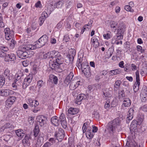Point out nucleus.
<instances>
[{
  "mask_svg": "<svg viewBox=\"0 0 147 147\" xmlns=\"http://www.w3.org/2000/svg\"><path fill=\"white\" fill-rule=\"evenodd\" d=\"M22 51L18 50L17 51L18 57L20 58L24 59L27 58L28 57L27 53L26 52H23V49Z\"/></svg>",
  "mask_w": 147,
  "mask_h": 147,
  "instance_id": "14",
  "label": "nucleus"
},
{
  "mask_svg": "<svg viewBox=\"0 0 147 147\" xmlns=\"http://www.w3.org/2000/svg\"><path fill=\"white\" fill-rule=\"evenodd\" d=\"M5 83V78L2 76H0V87H2L4 85Z\"/></svg>",
  "mask_w": 147,
  "mask_h": 147,
  "instance_id": "47",
  "label": "nucleus"
},
{
  "mask_svg": "<svg viewBox=\"0 0 147 147\" xmlns=\"http://www.w3.org/2000/svg\"><path fill=\"white\" fill-rule=\"evenodd\" d=\"M74 83L72 81L70 83L69 85V88L71 90H74L76 88V86H75Z\"/></svg>",
  "mask_w": 147,
  "mask_h": 147,
  "instance_id": "49",
  "label": "nucleus"
},
{
  "mask_svg": "<svg viewBox=\"0 0 147 147\" xmlns=\"http://www.w3.org/2000/svg\"><path fill=\"white\" fill-rule=\"evenodd\" d=\"M73 82H74V84L76 88H77L79 86L82 85V82L80 81V80L77 78L75 79L72 80Z\"/></svg>",
  "mask_w": 147,
  "mask_h": 147,
  "instance_id": "37",
  "label": "nucleus"
},
{
  "mask_svg": "<svg viewBox=\"0 0 147 147\" xmlns=\"http://www.w3.org/2000/svg\"><path fill=\"white\" fill-rule=\"evenodd\" d=\"M76 51L74 49H71L70 50L69 54L67 55V57L70 61H72L76 55Z\"/></svg>",
  "mask_w": 147,
  "mask_h": 147,
  "instance_id": "17",
  "label": "nucleus"
},
{
  "mask_svg": "<svg viewBox=\"0 0 147 147\" xmlns=\"http://www.w3.org/2000/svg\"><path fill=\"white\" fill-rule=\"evenodd\" d=\"M4 32L5 34V38L8 40H11V38L13 37L14 34V32L13 31L10 30L9 28H5Z\"/></svg>",
  "mask_w": 147,
  "mask_h": 147,
  "instance_id": "8",
  "label": "nucleus"
},
{
  "mask_svg": "<svg viewBox=\"0 0 147 147\" xmlns=\"http://www.w3.org/2000/svg\"><path fill=\"white\" fill-rule=\"evenodd\" d=\"M77 65L79 68H81L82 72L86 77H88L91 76L90 67L87 66L86 62H82V58L78 57L77 61Z\"/></svg>",
  "mask_w": 147,
  "mask_h": 147,
  "instance_id": "3",
  "label": "nucleus"
},
{
  "mask_svg": "<svg viewBox=\"0 0 147 147\" xmlns=\"http://www.w3.org/2000/svg\"><path fill=\"white\" fill-rule=\"evenodd\" d=\"M16 83H17V84L15 83L14 82L12 84V87L13 88V89L14 90H16L17 89V84L18 85V86H19V85L18 84V82H16Z\"/></svg>",
  "mask_w": 147,
  "mask_h": 147,
  "instance_id": "60",
  "label": "nucleus"
},
{
  "mask_svg": "<svg viewBox=\"0 0 147 147\" xmlns=\"http://www.w3.org/2000/svg\"><path fill=\"white\" fill-rule=\"evenodd\" d=\"M120 120L119 118H117L109 122L107 126V131L108 132V136H112L115 132L118 127H120Z\"/></svg>",
  "mask_w": 147,
  "mask_h": 147,
  "instance_id": "2",
  "label": "nucleus"
},
{
  "mask_svg": "<svg viewBox=\"0 0 147 147\" xmlns=\"http://www.w3.org/2000/svg\"><path fill=\"white\" fill-rule=\"evenodd\" d=\"M93 117L96 119H98L99 118V114L97 112H94L93 114Z\"/></svg>",
  "mask_w": 147,
  "mask_h": 147,
  "instance_id": "55",
  "label": "nucleus"
},
{
  "mask_svg": "<svg viewBox=\"0 0 147 147\" xmlns=\"http://www.w3.org/2000/svg\"><path fill=\"white\" fill-rule=\"evenodd\" d=\"M69 40L70 38L67 35H65L64 36V38L63 39L64 41L67 42L69 41Z\"/></svg>",
  "mask_w": 147,
  "mask_h": 147,
  "instance_id": "61",
  "label": "nucleus"
},
{
  "mask_svg": "<svg viewBox=\"0 0 147 147\" xmlns=\"http://www.w3.org/2000/svg\"><path fill=\"white\" fill-rule=\"evenodd\" d=\"M61 125L63 128L65 129L67 127V123L66 121L61 122Z\"/></svg>",
  "mask_w": 147,
  "mask_h": 147,
  "instance_id": "54",
  "label": "nucleus"
},
{
  "mask_svg": "<svg viewBox=\"0 0 147 147\" xmlns=\"http://www.w3.org/2000/svg\"><path fill=\"white\" fill-rule=\"evenodd\" d=\"M112 35L111 32L109 31L107 32L106 34H105L103 35V36L105 39H108L111 37Z\"/></svg>",
  "mask_w": 147,
  "mask_h": 147,
  "instance_id": "44",
  "label": "nucleus"
},
{
  "mask_svg": "<svg viewBox=\"0 0 147 147\" xmlns=\"http://www.w3.org/2000/svg\"><path fill=\"white\" fill-rule=\"evenodd\" d=\"M27 103L29 106L34 107H37L39 105V103L37 100H34L31 98L28 100Z\"/></svg>",
  "mask_w": 147,
  "mask_h": 147,
  "instance_id": "16",
  "label": "nucleus"
},
{
  "mask_svg": "<svg viewBox=\"0 0 147 147\" xmlns=\"http://www.w3.org/2000/svg\"><path fill=\"white\" fill-rule=\"evenodd\" d=\"M109 23L111 28H115L116 30L118 24L117 22L112 20L110 21Z\"/></svg>",
  "mask_w": 147,
  "mask_h": 147,
  "instance_id": "40",
  "label": "nucleus"
},
{
  "mask_svg": "<svg viewBox=\"0 0 147 147\" xmlns=\"http://www.w3.org/2000/svg\"><path fill=\"white\" fill-rule=\"evenodd\" d=\"M37 45L36 42L34 45H32L31 44L27 45H23L22 47V49H23V51H27L33 50L36 48H39L37 47Z\"/></svg>",
  "mask_w": 147,
  "mask_h": 147,
  "instance_id": "10",
  "label": "nucleus"
},
{
  "mask_svg": "<svg viewBox=\"0 0 147 147\" xmlns=\"http://www.w3.org/2000/svg\"><path fill=\"white\" fill-rule=\"evenodd\" d=\"M28 121L30 124H32L34 122V118L32 117H29L28 118Z\"/></svg>",
  "mask_w": 147,
  "mask_h": 147,
  "instance_id": "57",
  "label": "nucleus"
},
{
  "mask_svg": "<svg viewBox=\"0 0 147 147\" xmlns=\"http://www.w3.org/2000/svg\"><path fill=\"white\" fill-rule=\"evenodd\" d=\"M140 96L142 102H145L147 100V96L140 95Z\"/></svg>",
  "mask_w": 147,
  "mask_h": 147,
  "instance_id": "56",
  "label": "nucleus"
},
{
  "mask_svg": "<svg viewBox=\"0 0 147 147\" xmlns=\"http://www.w3.org/2000/svg\"><path fill=\"white\" fill-rule=\"evenodd\" d=\"M4 76L5 77H6L9 80H11L12 79V76L10 75L9 70L7 69H6L4 71Z\"/></svg>",
  "mask_w": 147,
  "mask_h": 147,
  "instance_id": "26",
  "label": "nucleus"
},
{
  "mask_svg": "<svg viewBox=\"0 0 147 147\" xmlns=\"http://www.w3.org/2000/svg\"><path fill=\"white\" fill-rule=\"evenodd\" d=\"M64 1L61 0L59 1L58 2L55 3L54 4V7L55 8H61L64 3Z\"/></svg>",
  "mask_w": 147,
  "mask_h": 147,
  "instance_id": "31",
  "label": "nucleus"
},
{
  "mask_svg": "<svg viewBox=\"0 0 147 147\" xmlns=\"http://www.w3.org/2000/svg\"><path fill=\"white\" fill-rule=\"evenodd\" d=\"M123 31L117 30V33L116 34V36L117 40H119L123 39Z\"/></svg>",
  "mask_w": 147,
  "mask_h": 147,
  "instance_id": "32",
  "label": "nucleus"
},
{
  "mask_svg": "<svg viewBox=\"0 0 147 147\" xmlns=\"http://www.w3.org/2000/svg\"><path fill=\"white\" fill-rule=\"evenodd\" d=\"M124 8L127 11H133L131 7L129 5H125V6Z\"/></svg>",
  "mask_w": 147,
  "mask_h": 147,
  "instance_id": "50",
  "label": "nucleus"
},
{
  "mask_svg": "<svg viewBox=\"0 0 147 147\" xmlns=\"http://www.w3.org/2000/svg\"><path fill=\"white\" fill-rule=\"evenodd\" d=\"M59 119L61 122L65 121V117L64 114L62 113L61 114L59 117Z\"/></svg>",
  "mask_w": 147,
  "mask_h": 147,
  "instance_id": "51",
  "label": "nucleus"
},
{
  "mask_svg": "<svg viewBox=\"0 0 147 147\" xmlns=\"http://www.w3.org/2000/svg\"><path fill=\"white\" fill-rule=\"evenodd\" d=\"M125 28V25L123 22H121L119 24L117 30L124 31V30Z\"/></svg>",
  "mask_w": 147,
  "mask_h": 147,
  "instance_id": "45",
  "label": "nucleus"
},
{
  "mask_svg": "<svg viewBox=\"0 0 147 147\" xmlns=\"http://www.w3.org/2000/svg\"><path fill=\"white\" fill-rule=\"evenodd\" d=\"M44 84V83L43 81L42 80H40L38 81L37 84V86L38 87V88L39 89V90H38V91H39L40 88L43 86Z\"/></svg>",
  "mask_w": 147,
  "mask_h": 147,
  "instance_id": "48",
  "label": "nucleus"
},
{
  "mask_svg": "<svg viewBox=\"0 0 147 147\" xmlns=\"http://www.w3.org/2000/svg\"><path fill=\"white\" fill-rule=\"evenodd\" d=\"M55 7L53 5L51 4L49 5L47 7V13L50 14L51 12L53 11Z\"/></svg>",
  "mask_w": 147,
  "mask_h": 147,
  "instance_id": "33",
  "label": "nucleus"
},
{
  "mask_svg": "<svg viewBox=\"0 0 147 147\" xmlns=\"http://www.w3.org/2000/svg\"><path fill=\"white\" fill-rule=\"evenodd\" d=\"M33 78V76L32 74H29L24 80L22 84V88L23 89H25L28 86L32 81Z\"/></svg>",
  "mask_w": 147,
  "mask_h": 147,
  "instance_id": "9",
  "label": "nucleus"
},
{
  "mask_svg": "<svg viewBox=\"0 0 147 147\" xmlns=\"http://www.w3.org/2000/svg\"><path fill=\"white\" fill-rule=\"evenodd\" d=\"M52 123L55 126H58L60 123L58 117L56 116L53 117L51 119Z\"/></svg>",
  "mask_w": 147,
  "mask_h": 147,
  "instance_id": "23",
  "label": "nucleus"
},
{
  "mask_svg": "<svg viewBox=\"0 0 147 147\" xmlns=\"http://www.w3.org/2000/svg\"><path fill=\"white\" fill-rule=\"evenodd\" d=\"M29 61L28 60L23 61L22 62V64L24 67H27L28 65Z\"/></svg>",
  "mask_w": 147,
  "mask_h": 147,
  "instance_id": "59",
  "label": "nucleus"
},
{
  "mask_svg": "<svg viewBox=\"0 0 147 147\" xmlns=\"http://www.w3.org/2000/svg\"><path fill=\"white\" fill-rule=\"evenodd\" d=\"M137 121L136 120H134L131 122L130 126L131 127H133V128L136 127L137 126Z\"/></svg>",
  "mask_w": 147,
  "mask_h": 147,
  "instance_id": "52",
  "label": "nucleus"
},
{
  "mask_svg": "<svg viewBox=\"0 0 147 147\" xmlns=\"http://www.w3.org/2000/svg\"><path fill=\"white\" fill-rule=\"evenodd\" d=\"M67 112L69 114L74 115L78 113L79 110L76 108L71 107L68 109Z\"/></svg>",
  "mask_w": 147,
  "mask_h": 147,
  "instance_id": "24",
  "label": "nucleus"
},
{
  "mask_svg": "<svg viewBox=\"0 0 147 147\" xmlns=\"http://www.w3.org/2000/svg\"><path fill=\"white\" fill-rule=\"evenodd\" d=\"M47 17V13L46 11L42 12L41 16L39 19V23L40 26L42 25L46 18Z\"/></svg>",
  "mask_w": 147,
  "mask_h": 147,
  "instance_id": "18",
  "label": "nucleus"
},
{
  "mask_svg": "<svg viewBox=\"0 0 147 147\" xmlns=\"http://www.w3.org/2000/svg\"><path fill=\"white\" fill-rule=\"evenodd\" d=\"M43 136L42 133H40L39 134L36 142V146L37 145L39 147L41 145L43 140Z\"/></svg>",
  "mask_w": 147,
  "mask_h": 147,
  "instance_id": "21",
  "label": "nucleus"
},
{
  "mask_svg": "<svg viewBox=\"0 0 147 147\" xmlns=\"http://www.w3.org/2000/svg\"><path fill=\"white\" fill-rule=\"evenodd\" d=\"M69 146L70 147H74V142L72 137H69L68 139Z\"/></svg>",
  "mask_w": 147,
  "mask_h": 147,
  "instance_id": "42",
  "label": "nucleus"
},
{
  "mask_svg": "<svg viewBox=\"0 0 147 147\" xmlns=\"http://www.w3.org/2000/svg\"><path fill=\"white\" fill-rule=\"evenodd\" d=\"M121 84V82L120 80H118L115 81L114 84L113 88L114 91H117L118 90Z\"/></svg>",
  "mask_w": 147,
  "mask_h": 147,
  "instance_id": "28",
  "label": "nucleus"
},
{
  "mask_svg": "<svg viewBox=\"0 0 147 147\" xmlns=\"http://www.w3.org/2000/svg\"><path fill=\"white\" fill-rule=\"evenodd\" d=\"M134 112V111L133 108H130L129 109L128 112L127 117L126 119L127 123H129V121L132 119Z\"/></svg>",
  "mask_w": 147,
  "mask_h": 147,
  "instance_id": "15",
  "label": "nucleus"
},
{
  "mask_svg": "<svg viewBox=\"0 0 147 147\" xmlns=\"http://www.w3.org/2000/svg\"><path fill=\"white\" fill-rule=\"evenodd\" d=\"M16 99V97L14 96L9 97L5 102L6 107L7 108L10 107L15 101Z\"/></svg>",
  "mask_w": 147,
  "mask_h": 147,
  "instance_id": "12",
  "label": "nucleus"
},
{
  "mask_svg": "<svg viewBox=\"0 0 147 147\" xmlns=\"http://www.w3.org/2000/svg\"><path fill=\"white\" fill-rule=\"evenodd\" d=\"M112 88H109V89H106L104 90L103 92V94L105 97H110L111 96L112 92Z\"/></svg>",
  "mask_w": 147,
  "mask_h": 147,
  "instance_id": "25",
  "label": "nucleus"
},
{
  "mask_svg": "<svg viewBox=\"0 0 147 147\" xmlns=\"http://www.w3.org/2000/svg\"><path fill=\"white\" fill-rule=\"evenodd\" d=\"M92 40L93 45L95 48L98 47L99 45V44L98 42V40L96 37H94L91 39V40Z\"/></svg>",
  "mask_w": 147,
  "mask_h": 147,
  "instance_id": "36",
  "label": "nucleus"
},
{
  "mask_svg": "<svg viewBox=\"0 0 147 147\" xmlns=\"http://www.w3.org/2000/svg\"><path fill=\"white\" fill-rule=\"evenodd\" d=\"M52 144L49 142H46L44 145V147H50Z\"/></svg>",
  "mask_w": 147,
  "mask_h": 147,
  "instance_id": "64",
  "label": "nucleus"
},
{
  "mask_svg": "<svg viewBox=\"0 0 147 147\" xmlns=\"http://www.w3.org/2000/svg\"><path fill=\"white\" fill-rule=\"evenodd\" d=\"M23 74L21 71H19L15 75V79L14 83L17 84L16 82L18 81V82H21L20 79L23 76Z\"/></svg>",
  "mask_w": 147,
  "mask_h": 147,
  "instance_id": "19",
  "label": "nucleus"
},
{
  "mask_svg": "<svg viewBox=\"0 0 147 147\" xmlns=\"http://www.w3.org/2000/svg\"><path fill=\"white\" fill-rule=\"evenodd\" d=\"M121 73V71L119 69L112 70L110 71L109 74L110 76H114L119 74Z\"/></svg>",
  "mask_w": 147,
  "mask_h": 147,
  "instance_id": "29",
  "label": "nucleus"
},
{
  "mask_svg": "<svg viewBox=\"0 0 147 147\" xmlns=\"http://www.w3.org/2000/svg\"><path fill=\"white\" fill-rule=\"evenodd\" d=\"M91 129H88L86 133V136L88 138L91 139L93 137L94 133L92 131Z\"/></svg>",
  "mask_w": 147,
  "mask_h": 147,
  "instance_id": "27",
  "label": "nucleus"
},
{
  "mask_svg": "<svg viewBox=\"0 0 147 147\" xmlns=\"http://www.w3.org/2000/svg\"><path fill=\"white\" fill-rule=\"evenodd\" d=\"M55 137H56L59 141L61 142L65 136V132L63 129L61 128H58L55 135Z\"/></svg>",
  "mask_w": 147,
  "mask_h": 147,
  "instance_id": "7",
  "label": "nucleus"
},
{
  "mask_svg": "<svg viewBox=\"0 0 147 147\" xmlns=\"http://www.w3.org/2000/svg\"><path fill=\"white\" fill-rule=\"evenodd\" d=\"M141 109L144 112H147V105L143 106L141 107Z\"/></svg>",
  "mask_w": 147,
  "mask_h": 147,
  "instance_id": "62",
  "label": "nucleus"
},
{
  "mask_svg": "<svg viewBox=\"0 0 147 147\" xmlns=\"http://www.w3.org/2000/svg\"><path fill=\"white\" fill-rule=\"evenodd\" d=\"M144 119V115H139L137 117V123L138 125L141 124Z\"/></svg>",
  "mask_w": 147,
  "mask_h": 147,
  "instance_id": "35",
  "label": "nucleus"
},
{
  "mask_svg": "<svg viewBox=\"0 0 147 147\" xmlns=\"http://www.w3.org/2000/svg\"><path fill=\"white\" fill-rule=\"evenodd\" d=\"M131 103V102L129 99V98H125L123 101L122 105L121 106L122 108L121 109V111L122 109H123V106L125 107H128L130 106Z\"/></svg>",
  "mask_w": 147,
  "mask_h": 147,
  "instance_id": "22",
  "label": "nucleus"
},
{
  "mask_svg": "<svg viewBox=\"0 0 147 147\" xmlns=\"http://www.w3.org/2000/svg\"><path fill=\"white\" fill-rule=\"evenodd\" d=\"M13 94V92L9 89L1 90V96L7 97Z\"/></svg>",
  "mask_w": 147,
  "mask_h": 147,
  "instance_id": "13",
  "label": "nucleus"
},
{
  "mask_svg": "<svg viewBox=\"0 0 147 147\" xmlns=\"http://www.w3.org/2000/svg\"><path fill=\"white\" fill-rule=\"evenodd\" d=\"M16 41L13 39L11 41V42L9 43V46L11 49H13L15 46V43Z\"/></svg>",
  "mask_w": 147,
  "mask_h": 147,
  "instance_id": "53",
  "label": "nucleus"
},
{
  "mask_svg": "<svg viewBox=\"0 0 147 147\" xmlns=\"http://www.w3.org/2000/svg\"><path fill=\"white\" fill-rule=\"evenodd\" d=\"M0 49L2 51L7 52L8 50V49L7 47L3 46H0Z\"/></svg>",
  "mask_w": 147,
  "mask_h": 147,
  "instance_id": "58",
  "label": "nucleus"
},
{
  "mask_svg": "<svg viewBox=\"0 0 147 147\" xmlns=\"http://www.w3.org/2000/svg\"><path fill=\"white\" fill-rule=\"evenodd\" d=\"M16 59V57L15 55L13 53H11L10 54L6 55V56L5 59V61H13Z\"/></svg>",
  "mask_w": 147,
  "mask_h": 147,
  "instance_id": "20",
  "label": "nucleus"
},
{
  "mask_svg": "<svg viewBox=\"0 0 147 147\" xmlns=\"http://www.w3.org/2000/svg\"><path fill=\"white\" fill-rule=\"evenodd\" d=\"M65 71L66 72L67 74H69L67 75L65 79L64 82V84H65V86H67L72 80L74 76V74L72 71L71 70H65Z\"/></svg>",
  "mask_w": 147,
  "mask_h": 147,
  "instance_id": "6",
  "label": "nucleus"
},
{
  "mask_svg": "<svg viewBox=\"0 0 147 147\" xmlns=\"http://www.w3.org/2000/svg\"><path fill=\"white\" fill-rule=\"evenodd\" d=\"M39 130L38 126H36L34 129L33 130V135L35 138L37 137L38 135Z\"/></svg>",
  "mask_w": 147,
  "mask_h": 147,
  "instance_id": "39",
  "label": "nucleus"
},
{
  "mask_svg": "<svg viewBox=\"0 0 147 147\" xmlns=\"http://www.w3.org/2000/svg\"><path fill=\"white\" fill-rule=\"evenodd\" d=\"M86 95L83 94H79L76 98V101L80 102L82 100L86 99Z\"/></svg>",
  "mask_w": 147,
  "mask_h": 147,
  "instance_id": "30",
  "label": "nucleus"
},
{
  "mask_svg": "<svg viewBox=\"0 0 147 147\" xmlns=\"http://www.w3.org/2000/svg\"><path fill=\"white\" fill-rule=\"evenodd\" d=\"M30 139V136L29 135H27L25 136L22 141L23 144H25L29 143Z\"/></svg>",
  "mask_w": 147,
  "mask_h": 147,
  "instance_id": "41",
  "label": "nucleus"
},
{
  "mask_svg": "<svg viewBox=\"0 0 147 147\" xmlns=\"http://www.w3.org/2000/svg\"><path fill=\"white\" fill-rule=\"evenodd\" d=\"M16 135L20 138H22L24 136V134L23 132V130L21 129H18L16 131Z\"/></svg>",
  "mask_w": 147,
  "mask_h": 147,
  "instance_id": "34",
  "label": "nucleus"
},
{
  "mask_svg": "<svg viewBox=\"0 0 147 147\" xmlns=\"http://www.w3.org/2000/svg\"><path fill=\"white\" fill-rule=\"evenodd\" d=\"M6 55V53H5L1 50L0 51V57H5Z\"/></svg>",
  "mask_w": 147,
  "mask_h": 147,
  "instance_id": "63",
  "label": "nucleus"
},
{
  "mask_svg": "<svg viewBox=\"0 0 147 147\" xmlns=\"http://www.w3.org/2000/svg\"><path fill=\"white\" fill-rule=\"evenodd\" d=\"M48 37L46 35L42 36L38 40V41L36 42L37 45V47L40 48L45 45L48 41Z\"/></svg>",
  "mask_w": 147,
  "mask_h": 147,
  "instance_id": "4",
  "label": "nucleus"
},
{
  "mask_svg": "<svg viewBox=\"0 0 147 147\" xmlns=\"http://www.w3.org/2000/svg\"><path fill=\"white\" fill-rule=\"evenodd\" d=\"M45 59H51L49 61V65L52 69L58 68L63 63L60 53L57 51H53L48 52L43 55Z\"/></svg>",
  "mask_w": 147,
  "mask_h": 147,
  "instance_id": "1",
  "label": "nucleus"
},
{
  "mask_svg": "<svg viewBox=\"0 0 147 147\" xmlns=\"http://www.w3.org/2000/svg\"><path fill=\"white\" fill-rule=\"evenodd\" d=\"M140 95L147 96V88L145 86H144L142 88Z\"/></svg>",
  "mask_w": 147,
  "mask_h": 147,
  "instance_id": "46",
  "label": "nucleus"
},
{
  "mask_svg": "<svg viewBox=\"0 0 147 147\" xmlns=\"http://www.w3.org/2000/svg\"><path fill=\"white\" fill-rule=\"evenodd\" d=\"M37 121L39 122V124L41 126H42L46 124L47 120L46 117L42 115L39 116L37 118Z\"/></svg>",
  "mask_w": 147,
  "mask_h": 147,
  "instance_id": "11",
  "label": "nucleus"
},
{
  "mask_svg": "<svg viewBox=\"0 0 147 147\" xmlns=\"http://www.w3.org/2000/svg\"><path fill=\"white\" fill-rule=\"evenodd\" d=\"M136 81L133 86V90L134 92L136 93L139 89L140 85V79L139 77V72L138 71L136 72Z\"/></svg>",
  "mask_w": 147,
  "mask_h": 147,
  "instance_id": "5",
  "label": "nucleus"
},
{
  "mask_svg": "<svg viewBox=\"0 0 147 147\" xmlns=\"http://www.w3.org/2000/svg\"><path fill=\"white\" fill-rule=\"evenodd\" d=\"M50 79L51 80H53V83L57 84L58 82V79L57 77L53 75H51L49 77Z\"/></svg>",
  "mask_w": 147,
  "mask_h": 147,
  "instance_id": "43",
  "label": "nucleus"
},
{
  "mask_svg": "<svg viewBox=\"0 0 147 147\" xmlns=\"http://www.w3.org/2000/svg\"><path fill=\"white\" fill-rule=\"evenodd\" d=\"M125 96V93L123 90H121L119 92L118 98L120 100L123 99Z\"/></svg>",
  "mask_w": 147,
  "mask_h": 147,
  "instance_id": "38",
  "label": "nucleus"
}]
</instances>
